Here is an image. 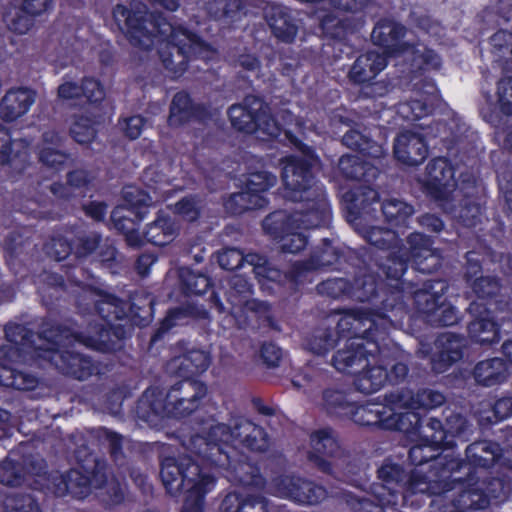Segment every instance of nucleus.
<instances>
[{
	"label": "nucleus",
	"mask_w": 512,
	"mask_h": 512,
	"mask_svg": "<svg viewBox=\"0 0 512 512\" xmlns=\"http://www.w3.org/2000/svg\"><path fill=\"white\" fill-rule=\"evenodd\" d=\"M173 436L190 454L164 457L160 477L169 495H185L181 512H204L205 497L216 485V477L206 469L218 470L228 481L245 489H265L267 481L260 466L230 443L238 441L252 452L269 449L268 433L251 420L239 417L233 426L216 423L205 435L182 424Z\"/></svg>",
	"instance_id": "nucleus-1"
},
{
	"label": "nucleus",
	"mask_w": 512,
	"mask_h": 512,
	"mask_svg": "<svg viewBox=\"0 0 512 512\" xmlns=\"http://www.w3.org/2000/svg\"><path fill=\"white\" fill-rule=\"evenodd\" d=\"M112 17L132 46L149 51L159 41L158 54L171 78L183 76L189 62L206 46L197 33L174 26L162 13H149L146 8L117 4Z\"/></svg>",
	"instance_id": "nucleus-2"
},
{
	"label": "nucleus",
	"mask_w": 512,
	"mask_h": 512,
	"mask_svg": "<svg viewBox=\"0 0 512 512\" xmlns=\"http://www.w3.org/2000/svg\"><path fill=\"white\" fill-rule=\"evenodd\" d=\"M369 312L359 311L356 316L344 315L339 319L340 333L348 336L344 349L337 350L332 365L342 373H353L368 357L375 358L387 367L388 383L396 385L405 381L409 373L408 356L390 338L391 329L403 325L387 317H371Z\"/></svg>",
	"instance_id": "nucleus-3"
},
{
	"label": "nucleus",
	"mask_w": 512,
	"mask_h": 512,
	"mask_svg": "<svg viewBox=\"0 0 512 512\" xmlns=\"http://www.w3.org/2000/svg\"><path fill=\"white\" fill-rule=\"evenodd\" d=\"M210 354L192 349L175 357L172 365L182 379L167 391L148 387L139 397L135 407L137 418L151 426L164 419H184L196 412L207 395V385L196 379L210 366Z\"/></svg>",
	"instance_id": "nucleus-4"
},
{
	"label": "nucleus",
	"mask_w": 512,
	"mask_h": 512,
	"mask_svg": "<svg viewBox=\"0 0 512 512\" xmlns=\"http://www.w3.org/2000/svg\"><path fill=\"white\" fill-rule=\"evenodd\" d=\"M370 253L369 273L377 279L376 309H353L345 315L356 316L359 311H364L371 313V317L383 316L402 322L409 311L406 298L412 299V291L421 288L423 280L414 282L403 278L411 262L410 246L402 242L380 254L370 248Z\"/></svg>",
	"instance_id": "nucleus-5"
},
{
	"label": "nucleus",
	"mask_w": 512,
	"mask_h": 512,
	"mask_svg": "<svg viewBox=\"0 0 512 512\" xmlns=\"http://www.w3.org/2000/svg\"><path fill=\"white\" fill-rule=\"evenodd\" d=\"M283 197L304 206L303 218L312 226H329L332 219L327 191L313 173L310 160L290 155L282 168Z\"/></svg>",
	"instance_id": "nucleus-6"
},
{
	"label": "nucleus",
	"mask_w": 512,
	"mask_h": 512,
	"mask_svg": "<svg viewBox=\"0 0 512 512\" xmlns=\"http://www.w3.org/2000/svg\"><path fill=\"white\" fill-rule=\"evenodd\" d=\"M72 323H59L48 317L41 318L38 327V339L48 344V347H38L36 358L42 359L54 365L56 369L65 376L83 381L98 372V367L89 356L69 350L68 347L84 343L77 337V334H85L77 330Z\"/></svg>",
	"instance_id": "nucleus-7"
},
{
	"label": "nucleus",
	"mask_w": 512,
	"mask_h": 512,
	"mask_svg": "<svg viewBox=\"0 0 512 512\" xmlns=\"http://www.w3.org/2000/svg\"><path fill=\"white\" fill-rule=\"evenodd\" d=\"M417 418V423L411 420L412 427L409 431H401L418 436L417 443L408 452V461L415 467L411 472L417 473L419 477L431 475L435 479L453 481L455 474L461 473V468L466 464L465 461L443 454L446 449L443 446L445 437L437 438L435 435L436 428L433 425L440 428L436 417L426 420L417 413Z\"/></svg>",
	"instance_id": "nucleus-8"
},
{
	"label": "nucleus",
	"mask_w": 512,
	"mask_h": 512,
	"mask_svg": "<svg viewBox=\"0 0 512 512\" xmlns=\"http://www.w3.org/2000/svg\"><path fill=\"white\" fill-rule=\"evenodd\" d=\"M407 28L394 19L383 17L376 23L371 39L384 53L367 51L357 56L348 72L349 81L354 85L370 83L383 71L387 64V56H395L409 50L410 44L404 41Z\"/></svg>",
	"instance_id": "nucleus-9"
},
{
	"label": "nucleus",
	"mask_w": 512,
	"mask_h": 512,
	"mask_svg": "<svg viewBox=\"0 0 512 512\" xmlns=\"http://www.w3.org/2000/svg\"><path fill=\"white\" fill-rule=\"evenodd\" d=\"M345 217L371 246L382 252L404 242L391 228L369 224L378 219L379 192L371 186L355 187L342 196Z\"/></svg>",
	"instance_id": "nucleus-10"
},
{
	"label": "nucleus",
	"mask_w": 512,
	"mask_h": 512,
	"mask_svg": "<svg viewBox=\"0 0 512 512\" xmlns=\"http://www.w3.org/2000/svg\"><path fill=\"white\" fill-rule=\"evenodd\" d=\"M452 509L464 511L483 510L492 500L503 502L508 498L510 480L506 475L493 476L492 471L465 472L453 478Z\"/></svg>",
	"instance_id": "nucleus-11"
},
{
	"label": "nucleus",
	"mask_w": 512,
	"mask_h": 512,
	"mask_svg": "<svg viewBox=\"0 0 512 512\" xmlns=\"http://www.w3.org/2000/svg\"><path fill=\"white\" fill-rule=\"evenodd\" d=\"M449 289L446 280L431 276L422 280L421 288L412 291L413 305L433 327H448L459 323L458 309L445 298Z\"/></svg>",
	"instance_id": "nucleus-12"
},
{
	"label": "nucleus",
	"mask_w": 512,
	"mask_h": 512,
	"mask_svg": "<svg viewBox=\"0 0 512 512\" xmlns=\"http://www.w3.org/2000/svg\"><path fill=\"white\" fill-rule=\"evenodd\" d=\"M453 488L452 480L435 479L431 475L418 476L398 493L397 503L392 508L419 509L429 498V507L433 512H452Z\"/></svg>",
	"instance_id": "nucleus-13"
},
{
	"label": "nucleus",
	"mask_w": 512,
	"mask_h": 512,
	"mask_svg": "<svg viewBox=\"0 0 512 512\" xmlns=\"http://www.w3.org/2000/svg\"><path fill=\"white\" fill-rule=\"evenodd\" d=\"M370 258L369 247H336L330 239L324 238L322 243L313 249L309 258L300 261V264L303 269L305 268L307 280L308 274L316 270L350 272V269H365Z\"/></svg>",
	"instance_id": "nucleus-14"
},
{
	"label": "nucleus",
	"mask_w": 512,
	"mask_h": 512,
	"mask_svg": "<svg viewBox=\"0 0 512 512\" xmlns=\"http://www.w3.org/2000/svg\"><path fill=\"white\" fill-rule=\"evenodd\" d=\"M402 397L403 395H399L397 400H392L385 396V400L388 403L375 400L363 403L355 402L349 420L362 427L390 431H409L412 427L411 420L414 423L418 421L417 413H397L391 405L402 402Z\"/></svg>",
	"instance_id": "nucleus-15"
},
{
	"label": "nucleus",
	"mask_w": 512,
	"mask_h": 512,
	"mask_svg": "<svg viewBox=\"0 0 512 512\" xmlns=\"http://www.w3.org/2000/svg\"><path fill=\"white\" fill-rule=\"evenodd\" d=\"M90 462L89 466L79 462L78 468H71L63 474L53 475L50 488L55 496L84 499L90 494L92 485L97 488L105 486L108 481L105 460L92 457Z\"/></svg>",
	"instance_id": "nucleus-16"
},
{
	"label": "nucleus",
	"mask_w": 512,
	"mask_h": 512,
	"mask_svg": "<svg viewBox=\"0 0 512 512\" xmlns=\"http://www.w3.org/2000/svg\"><path fill=\"white\" fill-rule=\"evenodd\" d=\"M368 265L365 269H350L344 272L352 275V280L345 277L328 278L316 286L319 295L332 299H350L356 302L369 303V309H376L375 297L377 279L369 273Z\"/></svg>",
	"instance_id": "nucleus-17"
},
{
	"label": "nucleus",
	"mask_w": 512,
	"mask_h": 512,
	"mask_svg": "<svg viewBox=\"0 0 512 512\" xmlns=\"http://www.w3.org/2000/svg\"><path fill=\"white\" fill-rule=\"evenodd\" d=\"M125 206L115 207L110 215L113 228L125 236L127 244L131 247L143 245L139 233L140 222L147 216L150 208V196L142 190H124Z\"/></svg>",
	"instance_id": "nucleus-18"
},
{
	"label": "nucleus",
	"mask_w": 512,
	"mask_h": 512,
	"mask_svg": "<svg viewBox=\"0 0 512 512\" xmlns=\"http://www.w3.org/2000/svg\"><path fill=\"white\" fill-rule=\"evenodd\" d=\"M227 114L232 128L238 132L258 133L263 136L279 135L276 118L264 109L263 102L256 96H246L242 103L233 104Z\"/></svg>",
	"instance_id": "nucleus-19"
},
{
	"label": "nucleus",
	"mask_w": 512,
	"mask_h": 512,
	"mask_svg": "<svg viewBox=\"0 0 512 512\" xmlns=\"http://www.w3.org/2000/svg\"><path fill=\"white\" fill-rule=\"evenodd\" d=\"M465 466L462 471H485L497 467L498 470L512 471V446L502 447L488 439L476 440L465 449Z\"/></svg>",
	"instance_id": "nucleus-20"
},
{
	"label": "nucleus",
	"mask_w": 512,
	"mask_h": 512,
	"mask_svg": "<svg viewBox=\"0 0 512 512\" xmlns=\"http://www.w3.org/2000/svg\"><path fill=\"white\" fill-rule=\"evenodd\" d=\"M275 493L300 505H317L327 498V489L309 479L295 475H278L272 479Z\"/></svg>",
	"instance_id": "nucleus-21"
},
{
	"label": "nucleus",
	"mask_w": 512,
	"mask_h": 512,
	"mask_svg": "<svg viewBox=\"0 0 512 512\" xmlns=\"http://www.w3.org/2000/svg\"><path fill=\"white\" fill-rule=\"evenodd\" d=\"M456 169L449 158H432L425 171L422 187L426 195L435 201L447 200L457 186Z\"/></svg>",
	"instance_id": "nucleus-22"
},
{
	"label": "nucleus",
	"mask_w": 512,
	"mask_h": 512,
	"mask_svg": "<svg viewBox=\"0 0 512 512\" xmlns=\"http://www.w3.org/2000/svg\"><path fill=\"white\" fill-rule=\"evenodd\" d=\"M21 357L19 347L0 346V386L22 391H31L38 387L40 380L35 374L14 367Z\"/></svg>",
	"instance_id": "nucleus-23"
},
{
	"label": "nucleus",
	"mask_w": 512,
	"mask_h": 512,
	"mask_svg": "<svg viewBox=\"0 0 512 512\" xmlns=\"http://www.w3.org/2000/svg\"><path fill=\"white\" fill-rule=\"evenodd\" d=\"M466 346V338L461 334L453 332L439 334L431 348L432 371L436 374L447 372L454 364L462 360Z\"/></svg>",
	"instance_id": "nucleus-24"
},
{
	"label": "nucleus",
	"mask_w": 512,
	"mask_h": 512,
	"mask_svg": "<svg viewBox=\"0 0 512 512\" xmlns=\"http://www.w3.org/2000/svg\"><path fill=\"white\" fill-rule=\"evenodd\" d=\"M406 243L410 246L411 262L417 272L432 275L442 267L443 257L433 247L434 240L431 236L413 232L407 236Z\"/></svg>",
	"instance_id": "nucleus-25"
},
{
	"label": "nucleus",
	"mask_w": 512,
	"mask_h": 512,
	"mask_svg": "<svg viewBox=\"0 0 512 512\" xmlns=\"http://www.w3.org/2000/svg\"><path fill=\"white\" fill-rule=\"evenodd\" d=\"M127 329L123 324H115L114 322L98 323L90 322L88 331L85 334H77V337L84 343V346L99 352H111L116 349V341L126 338Z\"/></svg>",
	"instance_id": "nucleus-26"
},
{
	"label": "nucleus",
	"mask_w": 512,
	"mask_h": 512,
	"mask_svg": "<svg viewBox=\"0 0 512 512\" xmlns=\"http://www.w3.org/2000/svg\"><path fill=\"white\" fill-rule=\"evenodd\" d=\"M211 116L206 104L195 102L186 91H179L172 98L168 122L170 126L179 127L193 121L205 122Z\"/></svg>",
	"instance_id": "nucleus-27"
},
{
	"label": "nucleus",
	"mask_w": 512,
	"mask_h": 512,
	"mask_svg": "<svg viewBox=\"0 0 512 512\" xmlns=\"http://www.w3.org/2000/svg\"><path fill=\"white\" fill-rule=\"evenodd\" d=\"M256 279L263 289L276 290L283 288L290 293L297 292L306 281L305 268L303 269L300 261H297L292 264L289 270L282 271L272 267L268 262L264 271L257 272Z\"/></svg>",
	"instance_id": "nucleus-28"
},
{
	"label": "nucleus",
	"mask_w": 512,
	"mask_h": 512,
	"mask_svg": "<svg viewBox=\"0 0 512 512\" xmlns=\"http://www.w3.org/2000/svg\"><path fill=\"white\" fill-rule=\"evenodd\" d=\"M428 151L425 137L413 131L400 133L394 140L395 159L409 167H417L422 164L428 156Z\"/></svg>",
	"instance_id": "nucleus-29"
},
{
	"label": "nucleus",
	"mask_w": 512,
	"mask_h": 512,
	"mask_svg": "<svg viewBox=\"0 0 512 512\" xmlns=\"http://www.w3.org/2000/svg\"><path fill=\"white\" fill-rule=\"evenodd\" d=\"M377 477L381 485L375 487L397 503L398 493L401 492L410 481L417 479L418 474L408 472L402 464L393 462L390 458L384 459L377 470Z\"/></svg>",
	"instance_id": "nucleus-30"
},
{
	"label": "nucleus",
	"mask_w": 512,
	"mask_h": 512,
	"mask_svg": "<svg viewBox=\"0 0 512 512\" xmlns=\"http://www.w3.org/2000/svg\"><path fill=\"white\" fill-rule=\"evenodd\" d=\"M58 97L62 100H82L90 105H99L106 96V91L99 79L84 76L80 83L65 81L58 86Z\"/></svg>",
	"instance_id": "nucleus-31"
},
{
	"label": "nucleus",
	"mask_w": 512,
	"mask_h": 512,
	"mask_svg": "<svg viewBox=\"0 0 512 512\" xmlns=\"http://www.w3.org/2000/svg\"><path fill=\"white\" fill-rule=\"evenodd\" d=\"M303 213L304 206H300L292 213H287L285 210H275L263 219V231L274 241H277L288 231H292L293 228L316 229L323 227L308 225L309 223L304 221Z\"/></svg>",
	"instance_id": "nucleus-32"
},
{
	"label": "nucleus",
	"mask_w": 512,
	"mask_h": 512,
	"mask_svg": "<svg viewBox=\"0 0 512 512\" xmlns=\"http://www.w3.org/2000/svg\"><path fill=\"white\" fill-rule=\"evenodd\" d=\"M442 415L445 422L443 423L442 420L437 418L440 428L438 429L436 425L433 426L436 428L435 435L437 438L442 437L443 432L445 437L443 446L446 449L456 446V439L462 442L469 439L472 433V424L465 415L449 407L443 410Z\"/></svg>",
	"instance_id": "nucleus-33"
},
{
	"label": "nucleus",
	"mask_w": 512,
	"mask_h": 512,
	"mask_svg": "<svg viewBox=\"0 0 512 512\" xmlns=\"http://www.w3.org/2000/svg\"><path fill=\"white\" fill-rule=\"evenodd\" d=\"M230 287L226 292L227 301L230 304L229 314L237 318V315L246 310L259 312L266 304L258 300H250L252 285L247 278L234 275L229 281Z\"/></svg>",
	"instance_id": "nucleus-34"
},
{
	"label": "nucleus",
	"mask_w": 512,
	"mask_h": 512,
	"mask_svg": "<svg viewBox=\"0 0 512 512\" xmlns=\"http://www.w3.org/2000/svg\"><path fill=\"white\" fill-rule=\"evenodd\" d=\"M427 88L425 95L421 98H411L400 102L397 106V113L406 121H418L433 114L438 99V89L433 80H426L423 85Z\"/></svg>",
	"instance_id": "nucleus-35"
},
{
	"label": "nucleus",
	"mask_w": 512,
	"mask_h": 512,
	"mask_svg": "<svg viewBox=\"0 0 512 512\" xmlns=\"http://www.w3.org/2000/svg\"><path fill=\"white\" fill-rule=\"evenodd\" d=\"M92 291L97 296L94 302V310L103 320V323L123 320L128 316L129 311L135 312V303H130L100 288H93Z\"/></svg>",
	"instance_id": "nucleus-36"
},
{
	"label": "nucleus",
	"mask_w": 512,
	"mask_h": 512,
	"mask_svg": "<svg viewBox=\"0 0 512 512\" xmlns=\"http://www.w3.org/2000/svg\"><path fill=\"white\" fill-rule=\"evenodd\" d=\"M340 175L351 181L363 182L361 186H370L380 174L379 168L369 160L358 155L345 154L338 161Z\"/></svg>",
	"instance_id": "nucleus-37"
},
{
	"label": "nucleus",
	"mask_w": 512,
	"mask_h": 512,
	"mask_svg": "<svg viewBox=\"0 0 512 512\" xmlns=\"http://www.w3.org/2000/svg\"><path fill=\"white\" fill-rule=\"evenodd\" d=\"M469 312L475 316V318L468 324V334L471 340L482 346H491V338L483 335V332H492V339H496L500 335V325L491 317V313L494 311L493 308H489L488 311L481 308V305L477 301L470 303L468 307Z\"/></svg>",
	"instance_id": "nucleus-38"
},
{
	"label": "nucleus",
	"mask_w": 512,
	"mask_h": 512,
	"mask_svg": "<svg viewBox=\"0 0 512 512\" xmlns=\"http://www.w3.org/2000/svg\"><path fill=\"white\" fill-rule=\"evenodd\" d=\"M36 93L27 87L11 88L0 103V118L7 123L25 115L35 102Z\"/></svg>",
	"instance_id": "nucleus-39"
},
{
	"label": "nucleus",
	"mask_w": 512,
	"mask_h": 512,
	"mask_svg": "<svg viewBox=\"0 0 512 512\" xmlns=\"http://www.w3.org/2000/svg\"><path fill=\"white\" fill-rule=\"evenodd\" d=\"M273 508L262 494L232 491L222 499L219 512H273Z\"/></svg>",
	"instance_id": "nucleus-40"
},
{
	"label": "nucleus",
	"mask_w": 512,
	"mask_h": 512,
	"mask_svg": "<svg viewBox=\"0 0 512 512\" xmlns=\"http://www.w3.org/2000/svg\"><path fill=\"white\" fill-rule=\"evenodd\" d=\"M266 22L273 36L283 43L294 42L298 25L290 10L282 5H273L265 14Z\"/></svg>",
	"instance_id": "nucleus-41"
},
{
	"label": "nucleus",
	"mask_w": 512,
	"mask_h": 512,
	"mask_svg": "<svg viewBox=\"0 0 512 512\" xmlns=\"http://www.w3.org/2000/svg\"><path fill=\"white\" fill-rule=\"evenodd\" d=\"M501 281L495 276H480L471 283V288L477 297L481 308L488 311L489 308L503 311L508 308L509 302L504 301L500 294Z\"/></svg>",
	"instance_id": "nucleus-42"
},
{
	"label": "nucleus",
	"mask_w": 512,
	"mask_h": 512,
	"mask_svg": "<svg viewBox=\"0 0 512 512\" xmlns=\"http://www.w3.org/2000/svg\"><path fill=\"white\" fill-rule=\"evenodd\" d=\"M179 227L176 221L168 214L159 211L156 218L147 224L143 231V243L163 247L174 241L178 235Z\"/></svg>",
	"instance_id": "nucleus-43"
},
{
	"label": "nucleus",
	"mask_w": 512,
	"mask_h": 512,
	"mask_svg": "<svg viewBox=\"0 0 512 512\" xmlns=\"http://www.w3.org/2000/svg\"><path fill=\"white\" fill-rule=\"evenodd\" d=\"M364 363H366L365 369L356 376L355 386L361 393L372 394L388 383L387 367L380 362L377 353L375 358L369 356Z\"/></svg>",
	"instance_id": "nucleus-44"
},
{
	"label": "nucleus",
	"mask_w": 512,
	"mask_h": 512,
	"mask_svg": "<svg viewBox=\"0 0 512 512\" xmlns=\"http://www.w3.org/2000/svg\"><path fill=\"white\" fill-rule=\"evenodd\" d=\"M312 452L309 458L314 460L323 472L330 473L332 464L324 457H335L340 449L330 429H319L311 435Z\"/></svg>",
	"instance_id": "nucleus-45"
},
{
	"label": "nucleus",
	"mask_w": 512,
	"mask_h": 512,
	"mask_svg": "<svg viewBox=\"0 0 512 512\" xmlns=\"http://www.w3.org/2000/svg\"><path fill=\"white\" fill-rule=\"evenodd\" d=\"M33 281L37 294L46 306L54 305L67 291V283L63 275L53 271L43 270L34 276Z\"/></svg>",
	"instance_id": "nucleus-46"
},
{
	"label": "nucleus",
	"mask_w": 512,
	"mask_h": 512,
	"mask_svg": "<svg viewBox=\"0 0 512 512\" xmlns=\"http://www.w3.org/2000/svg\"><path fill=\"white\" fill-rule=\"evenodd\" d=\"M509 373L507 363L499 357L479 361L472 372L476 383L485 387L505 382Z\"/></svg>",
	"instance_id": "nucleus-47"
},
{
	"label": "nucleus",
	"mask_w": 512,
	"mask_h": 512,
	"mask_svg": "<svg viewBox=\"0 0 512 512\" xmlns=\"http://www.w3.org/2000/svg\"><path fill=\"white\" fill-rule=\"evenodd\" d=\"M337 324H339V322ZM341 339L348 341V336L340 333L338 325H336L335 330L329 327H316L305 338V346L313 354L324 356L334 349ZM346 344L347 342H345L344 346H346ZM344 348L345 347L342 349Z\"/></svg>",
	"instance_id": "nucleus-48"
},
{
	"label": "nucleus",
	"mask_w": 512,
	"mask_h": 512,
	"mask_svg": "<svg viewBox=\"0 0 512 512\" xmlns=\"http://www.w3.org/2000/svg\"><path fill=\"white\" fill-rule=\"evenodd\" d=\"M206 10L212 19L232 24L247 14L246 0H209Z\"/></svg>",
	"instance_id": "nucleus-49"
},
{
	"label": "nucleus",
	"mask_w": 512,
	"mask_h": 512,
	"mask_svg": "<svg viewBox=\"0 0 512 512\" xmlns=\"http://www.w3.org/2000/svg\"><path fill=\"white\" fill-rule=\"evenodd\" d=\"M330 378L328 370L307 364L292 376L291 383L298 390L302 389L305 393H313L316 389L328 384Z\"/></svg>",
	"instance_id": "nucleus-50"
},
{
	"label": "nucleus",
	"mask_w": 512,
	"mask_h": 512,
	"mask_svg": "<svg viewBox=\"0 0 512 512\" xmlns=\"http://www.w3.org/2000/svg\"><path fill=\"white\" fill-rule=\"evenodd\" d=\"M341 142L344 146L357 151L363 157L379 159L385 154L382 144L354 128L345 132Z\"/></svg>",
	"instance_id": "nucleus-51"
},
{
	"label": "nucleus",
	"mask_w": 512,
	"mask_h": 512,
	"mask_svg": "<svg viewBox=\"0 0 512 512\" xmlns=\"http://www.w3.org/2000/svg\"><path fill=\"white\" fill-rule=\"evenodd\" d=\"M269 200L266 196L251 193L248 189L231 194L224 201L225 210L234 216H240L250 210L267 207Z\"/></svg>",
	"instance_id": "nucleus-52"
},
{
	"label": "nucleus",
	"mask_w": 512,
	"mask_h": 512,
	"mask_svg": "<svg viewBox=\"0 0 512 512\" xmlns=\"http://www.w3.org/2000/svg\"><path fill=\"white\" fill-rule=\"evenodd\" d=\"M378 209V214L384 217L385 222L390 227L405 226L408 219L414 213V207L405 201L397 198H390L381 201L375 206Z\"/></svg>",
	"instance_id": "nucleus-53"
},
{
	"label": "nucleus",
	"mask_w": 512,
	"mask_h": 512,
	"mask_svg": "<svg viewBox=\"0 0 512 512\" xmlns=\"http://www.w3.org/2000/svg\"><path fill=\"white\" fill-rule=\"evenodd\" d=\"M355 401H350L345 392L338 389H324L322 392V406L331 418L349 420Z\"/></svg>",
	"instance_id": "nucleus-54"
},
{
	"label": "nucleus",
	"mask_w": 512,
	"mask_h": 512,
	"mask_svg": "<svg viewBox=\"0 0 512 512\" xmlns=\"http://www.w3.org/2000/svg\"><path fill=\"white\" fill-rule=\"evenodd\" d=\"M319 28L324 37L334 40L346 38L354 32V21L350 18H340L333 11H323L318 15Z\"/></svg>",
	"instance_id": "nucleus-55"
},
{
	"label": "nucleus",
	"mask_w": 512,
	"mask_h": 512,
	"mask_svg": "<svg viewBox=\"0 0 512 512\" xmlns=\"http://www.w3.org/2000/svg\"><path fill=\"white\" fill-rule=\"evenodd\" d=\"M179 285L186 297L204 296L212 287V279L203 273H196L191 268H181L179 271Z\"/></svg>",
	"instance_id": "nucleus-56"
},
{
	"label": "nucleus",
	"mask_w": 512,
	"mask_h": 512,
	"mask_svg": "<svg viewBox=\"0 0 512 512\" xmlns=\"http://www.w3.org/2000/svg\"><path fill=\"white\" fill-rule=\"evenodd\" d=\"M186 317V310L175 307L168 310L165 317L159 322L158 327L152 333L148 344L149 353L155 355L164 346L165 339L170 330L177 325L178 320Z\"/></svg>",
	"instance_id": "nucleus-57"
},
{
	"label": "nucleus",
	"mask_w": 512,
	"mask_h": 512,
	"mask_svg": "<svg viewBox=\"0 0 512 512\" xmlns=\"http://www.w3.org/2000/svg\"><path fill=\"white\" fill-rule=\"evenodd\" d=\"M41 321L38 323L37 328L39 327ZM38 330L34 332L33 329L28 328L26 325L9 322L4 326V334L5 339L9 342L8 346H16L21 349V354L23 350L31 349L33 350L34 356L36 357V349L39 347L35 343V336L38 337Z\"/></svg>",
	"instance_id": "nucleus-58"
},
{
	"label": "nucleus",
	"mask_w": 512,
	"mask_h": 512,
	"mask_svg": "<svg viewBox=\"0 0 512 512\" xmlns=\"http://www.w3.org/2000/svg\"><path fill=\"white\" fill-rule=\"evenodd\" d=\"M446 401L443 393L430 389H419L415 394H412L408 401L403 404L409 409L407 412H415L417 410H431L442 406ZM420 415V413L418 412Z\"/></svg>",
	"instance_id": "nucleus-59"
},
{
	"label": "nucleus",
	"mask_w": 512,
	"mask_h": 512,
	"mask_svg": "<svg viewBox=\"0 0 512 512\" xmlns=\"http://www.w3.org/2000/svg\"><path fill=\"white\" fill-rule=\"evenodd\" d=\"M259 169H248L245 179V188L253 194L266 196L265 193L270 190L276 183L277 177L273 173L264 169V164L258 161Z\"/></svg>",
	"instance_id": "nucleus-60"
},
{
	"label": "nucleus",
	"mask_w": 512,
	"mask_h": 512,
	"mask_svg": "<svg viewBox=\"0 0 512 512\" xmlns=\"http://www.w3.org/2000/svg\"><path fill=\"white\" fill-rule=\"evenodd\" d=\"M34 15L28 13L24 6L10 7L3 13V21L8 29L16 34H26L34 25Z\"/></svg>",
	"instance_id": "nucleus-61"
},
{
	"label": "nucleus",
	"mask_w": 512,
	"mask_h": 512,
	"mask_svg": "<svg viewBox=\"0 0 512 512\" xmlns=\"http://www.w3.org/2000/svg\"><path fill=\"white\" fill-rule=\"evenodd\" d=\"M74 255L76 258H85L96 251L102 242L100 232L76 229L73 232Z\"/></svg>",
	"instance_id": "nucleus-62"
},
{
	"label": "nucleus",
	"mask_w": 512,
	"mask_h": 512,
	"mask_svg": "<svg viewBox=\"0 0 512 512\" xmlns=\"http://www.w3.org/2000/svg\"><path fill=\"white\" fill-rule=\"evenodd\" d=\"M354 512H384L394 506L395 500L389 499L384 492L376 489L370 497H359L350 502Z\"/></svg>",
	"instance_id": "nucleus-63"
},
{
	"label": "nucleus",
	"mask_w": 512,
	"mask_h": 512,
	"mask_svg": "<svg viewBox=\"0 0 512 512\" xmlns=\"http://www.w3.org/2000/svg\"><path fill=\"white\" fill-rule=\"evenodd\" d=\"M491 53L512 68V32L499 29L490 38Z\"/></svg>",
	"instance_id": "nucleus-64"
}]
</instances>
